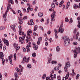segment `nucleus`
Returning a JSON list of instances; mask_svg holds the SVG:
<instances>
[{"instance_id":"29","label":"nucleus","mask_w":80,"mask_h":80,"mask_svg":"<svg viewBox=\"0 0 80 80\" xmlns=\"http://www.w3.org/2000/svg\"><path fill=\"white\" fill-rule=\"evenodd\" d=\"M52 8H55V4L54 3L52 2L51 4Z\"/></svg>"},{"instance_id":"27","label":"nucleus","mask_w":80,"mask_h":80,"mask_svg":"<svg viewBox=\"0 0 80 80\" xmlns=\"http://www.w3.org/2000/svg\"><path fill=\"white\" fill-rule=\"evenodd\" d=\"M5 29V27L3 26H1L0 27V30H3Z\"/></svg>"},{"instance_id":"21","label":"nucleus","mask_w":80,"mask_h":80,"mask_svg":"<svg viewBox=\"0 0 80 80\" xmlns=\"http://www.w3.org/2000/svg\"><path fill=\"white\" fill-rule=\"evenodd\" d=\"M11 29H12V30H13V31H14V32H15V31H16L15 30V27L11 25Z\"/></svg>"},{"instance_id":"1","label":"nucleus","mask_w":80,"mask_h":80,"mask_svg":"<svg viewBox=\"0 0 80 80\" xmlns=\"http://www.w3.org/2000/svg\"><path fill=\"white\" fill-rule=\"evenodd\" d=\"M64 40V45L65 46H67L69 45L70 43V39L67 36H64L62 38Z\"/></svg>"},{"instance_id":"35","label":"nucleus","mask_w":80,"mask_h":80,"mask_svg":"<svg viewBox=\"0 0 80 80\" xmlns=\"http://www.w3.org/2000/svg\"><path fill=\"white\" fill-rule=\"evenodd\" d=\"M32 63H37V61L35 60V59H32Z\"/></svg>"},{"instance_id":"55","label":"nucleus","mask_w":80,"mask_h":80,"mask_svg":"<svg viewBox=\"0 0 80 80\" xmlns=\"http://www.w3.org/2000/svg\"><path fill=\"white\" fill-rule=\"evenodd\" d=\"M2 76L1 74V73H0V80H2Z\"/></svg>"},{"instance_id":"42","label":"nucleus","mask_w":80,"mask_h":80,"mask_svg":"<svg viewBox=\"0 0 80 80\" xmlns=\"http://www.w3.org/2000/svg\"><path fill=\"white\" fill-rule=\"evenodd\" d=\"M77 44H78V43H77V42H75L73 43V45H77Z\"/></svg>"},{"instance_id":"5","label":"nucleus","mask_w":80,"mask_h":80,"mask_svg":"<svg viewBox=\"0 0 80 80\" xmlns=\"http://www.w3.org/2000/svg\"><path fill=\"white\" fill-rule=\"evenodd\" d=\"M8 10H7L5 13L4 14H3V18L4 20V21H7V18H6V17H7V12H8Z\"/></svg>"},{"instance_id":"58","label":"nucleus","mask_w":80,"mask_h":80,"mask_svg":"<svg viewBox=\"0 0 80 80\" xmlns=\"http://www.w3.org/2000/svg\"><path fill=\"white\" fill-rule=\"evenodd\" d=\"M69 7H70V6L68 5H67L66 6V9H68V8H69Z\"/></svg>"},{"instance_id":"50","label":"nucleus","mask_w":80,"mask_h":80,"mask_svg":"<svg viewBox=\"0 0 80 80\" xmlns=\"http://www.w3.org/2000/svg\"><path fill=\"white\" fill-rule=\"evenodd\" d=\"M22 49L23 50V51L24 52H26V49L24 48H22Z\"/></svg>"},{"instance_id":"48","label":"nucleus","mask_w":80,"mask_h":80,"mask_svg":"<svg viewBox=\"0 0 80 80\" xmlns=\"http://www.w3.org/2000/svg\"><path fill=\"white\" fill-rule=\"evenodd\" d=\"M78 28H80V22H79V21H78Z\"/></svg>"},{"instance_id":"38","label":"nucleus","mask_w":80,"mask_h":80,"mask_svg":"<svg viewBox=\"0 0 80 80\" xmlns=\"http://www.w3.org/2000/svg\"><path fill=\"white\" fill-rule=\"evenodd\" d=\"M30 22H31V25H33L34 24V23H33V21L32 19H31L30 20Z\"/></svg>"},{"instance_id":"18","label":"nucleus","mask_w":80,"mask_h":80,"mask_svg":"<svg viewBox=\"0 0 80 80\" xmlns=\"http://www.w3.org/2000/svg\"><path fill=\"white\" fill-rule=\"evenodd\" d=\"M59 69H60V68L57 66L54 68V71H58V70H59Z\"/></svg>"},{"instance_id":"13","label":"nucleus","mask_w":80,"mask_h":80,"mask_svg":"<svg viewBox=\"0 0 80 80\" xmlns=\"http://www.w3.org/2000/svg\"><path fill=\"white\" fill-rule=\"evenodd\" d=\"M33 48L34 50H37L38 49V46L37 45H35V43L33 44Z\"/></svg>"},{"instance_id":"63","label":"nucleus","mask_w":80,"mask_h":80,"mask_svg":"<svg viewBox=\"0 0 80 80\" xmlns=\"http://www.w3.org/2000/svg\"><path fill=\"white\" fill-rule=\"evenodd\" d=\"M2 62H5V59H4L3 58H2Z\"/></svg>"},{"instance_id":"51","label":"nucleus","mask_w":80,"mask_h":80,"mask_svg":"<svg viewBox=\"0 0 80 80\" xmlns=\"http://www.w3.org/2000/svg\"><path fill=\"white\" fill-rule=\"evenodd\" d=\"M10 61V63L12 65H13V64H12V60H9Z\"/></svg>"},{"instance_id":"20","label":"nucleus","mask_w":80,"mask_h":80,"mask_svg":"<svg viewBox=\"0 0 80 80\" xmlns=\"http://www.w3.org/2000/svg\"><path fill=\"white\" fill-rule=\"evenodd\" d=\"M73 8L75 9H76V8H80V7H79V6H78V5L77 6V4H74V5Z\"/></svg>"},{"instance_id":"49","label":"nucleus","mask_w":80,"mask_h":80,"mask_svg":"<svg viewBox=\"0 0 80 80\" xmlns=\"http://www.w3.org/2000/svg\"><path fill=\"white\" fill-rule=\"evenodd\" d=\"M76 32H77V29L75 28L74 30L73 33H75Z\"/></svg>"},{"instance_id":"33","label":"nucleus","mask_w":80,"mask_h":80,"mask_svg":"<svg viewBox=\"0 0 80 80\" xmlns=\"http://www.w3.org/2000/svg\"><path fill=\"white\" fill-rule=\"evenodd\" d=\"M32 56L33 57H36V53L35 52H34L32 54Z\"/></svg>"},{"instance_id":"57","label":"nucleus","mask_w":80,"mask_h":80,"mask_svg":"<svg viewBox=\"0 0 80 80\" xmlns=\"http://www.w3.org/2000/svg\"><path fill=\"white\" fill-rule=\"evenodd\" d=\"M2 44H0V49L2 48Z\"/></svg>"},{"instance_id":"3","label":"nucleus","mask_w":80,"mask_h":80,"mask_svg":"<svg viewBox=\"0 0 80 80\" xmlns=\"http://www.w3.org/2000/svg\"><path fill=\"white\" fill-rule=\"evenodd\" d=\"M25 38V36H24L23 37H20L19 38V42H21V44H22V43H24V38Z\"/></svg>"},{"instance_id":"36","label":"nucleus","mask_w":80,"mask_h":80,"mask_svg":"<svg viewBox=\"0 0 80 80\" xmlns=\"http://www.w3.org/2000/svg\"><path fill=\"white\" fill-rule=\"evenodd\" d=\"M80 77V75L79 74H78L77 75V76L76 77V79H77V80H78V78Z\"/></svg>"},{"instance_id":"54","label":"nucleus","mask_w":80,"mask_h":80,"mask_svg":"<svg viewBox=\"0 0 80 80\" xmlns=\"http://www.w3.org/2000/svg\"><path fill=\"white\" fill-rule=\"evenodd\" d=\"M37 43L38 45H40V41H38Z\"/></svg>"},{"instance_id":"17","label":"nucleus","mask_w":80,"mask_h":80,"mask_svg":"<svg viewBox=\"0 0 80 80\" xmlns=\"http://www.w3.org/2000/svg\"><path fill=\"white\" fill-rule=\"evenodd\" d=\"M22 60L24 61L25 62H26V63H28V61L27 60V58L26 57L23 58L22 59Z\"/></svg>"},{"instance_id":"41","label":"nucleus","mask_w":80,"mask_h":80,"mask_svg":"<svg viewBox=\"0 0 80 80\" xmlns=\"http://www.w3.org/2000/svg\"><path fill=\"white\" fill-rule=\"evenodd\" d=\"M57 79H58V80H60V76H58L57 77Z\"/></svg>"},{"instance_id":"4","label":"nucleus","mask_w":80,"mask_h":80,"mask_svg":"<svg viewBox=\"0 0 80 80\" xmlns=\"http://www.w3.org/2000/svg\"><path fill=\"white\" fill-rule=\"evenodd\" d=\"M74 53H76V54H78V53L80 52V47H78V48H76V50H75L73 51Z\"/></svg>"},{"instance_id":"53","label":"nucleus","mask_w":80,"mask_h":80,"mask_svg":"<svg viewBox=\"0 0 80 80\" xmlns=\"http://www.w3.org/2000/svg\"><path fill=\"white\" fill-rule=\"evenodd\" d=\"M12 58L11 57H10V56L8 57V60H12L11 59H12Z\"/></svg>"},{"instance_id":"45","label":"nucleus","mask_w":80,"mask_h":80,"mask_svg":"<svg viewBox=\"0 0 80 80\" xmlns=\"http://www.w3.org/2000/svg\"><path fill=\"white\" fill-rule=\"evenodd\" d=\"M16 70L18 72H19L20 71V69L16 68Z\"/></svg>"},{"instance_id":"34","label":"nucleus","mask_w":80,"mask_h":80,"mask_svg":"<svg viewBox=\"0 0 80 80\" xmlns=\"http://www.w3.org/2000/svg\"><path fill=\"white\" fill-rule=\"evenodd\" d=\"M26 49H27V51L28 52H30V49L28 47H26Z\"/></svg>"},{"instance_id":"16","label":"nucleus","mask_w":80,"mask_h":80,"mask_svg":"<svg viewBox=\"0 0 80 80\" xmlns=\"http://www.w3.org/2000/svg\"><path fill=\"white\" fill-rule=\"evenodd\" d=\"M18 28L19 30V34L21 35V31H22V26H19Z\"/></svg>"},{"instance_id":"61","label":"nucleus","mask_w":80,"mask_h":80,"mask_svg":"<svg viewBox=\"0 0 80 80\" xmlns=\"http://www.w3.org/2000/svg\"><path fill=\"white\" fill-rule=\"evenodd\" d=\"M77 55L76 54H75L74 55V57L75 58H77Z\"/></svg>"},{"instance_id":"59","label":"nucleus","mask_w":80,"mask_h":80,"mask_svg":"<svg viewBox=\"0 0 80 80\" xmlns=\"http://www.w3.org/2000/svg\"><path fill=\"white\" fill-rule=\"evenodd\" d=\"M74 1L75 2H80V0H75Z\"/></svg>"},{"instance_id":"40","label":"nucleus","mask_w":80,"mask_h":80,"mask_svg":"<svg viewBox=\"0 0 80 80\" xmlns=\"http://www.w3.org/2000/svg\"><path fill=\"white\" fill-rule=\"evenodd\" d=\"M45 77H46V74H44L42 76V79H44V78H45Z\"/></svg>"},{"instance_id":"30","label":"nucleus","mask_w":80,"mask_h":80,"mask_svg":"<svg viewBox=\"0 0 80 80\" xmlns=\"http://www.w3.org/2000/svg\"><path fill=\"white\" fill-rule=\"evenodd\" d=\"M8 2L10 3L11 2V4H13V0H7Z\"/></svg>"},{"instance_id":"11","label":"nucleus","mask_w":80,"mask_h":80,"mask_svg":"<svg viewBox=\"0 0 80 80\" xmlns=\"http://www.w3.org/2000/svg\"><path fill=\"white\" fill-rule=\"evenodd\" d=\"M3 42H4V43L7 46H9V43H8V41L7 40V39H4L3 40Z\"/></svg>"},{"instance_id":"24","label":"nucleus","mask_w":80,"mask_h":80,"mask_svg":"<svg viewBox=\"0 0 80 80\" xmlns=\"http://www.w3.org/2000/svg\"><path fill=\"white\" fill-rule=\"evenodd\" d=\"M37 28H38V26L37 25L35 26L34 27V29L33 30V32H35V31H36V30H37Z\"/></svg>"},{"instance_id":"44","label":"nucleus","mask_w":80,"mask_h":80,"mask_svg":"<svg viewBox=\"0 0 80 80\" xmlns=\"http://www.w3.org/2000/svg\"><path fill=\"white\" fill-rule=\"evenodd\" d=\"M42 38L41 37L39 38H38V41H39L40 42H41L42 41Z\"/></svg>"},{"instance_id":"64","label":"nucleus","mask_w":80,"mask_h":80,"mask_svg":"<svg viewBox=\"0 0 80 80\" xmlns=\"http://www.w3.org/2000/svg\"><path fill=\"white\" fill-rule=\"evenodd\" d=\"M68 68L67 66H66L64 68V70H67Z\"/></svg>"},{"instance_id":"23","label":"nucleus","mask_w":80,"mask_h":80,"mask_svg":"<svg viewBox=\"0 0 80 80\" xmlns=\"http://www.w3.org/2000/svg\"><path fill=\"white\" fill-rule=\"evenodd\" d=\"M51 63L52 64H55V65L57 63V62L55 61H52L51 62Z\"/></svg>"},{"instance_id":"60","label":"nucleus","mask_w":80,"mask_h":80,"mask_svg":"<svg viewBox=\"0 0 80 80\" xmlns=\"http://www.w3.org/2000/svg\"><path fill=\"white\" fill-rule=\"evenodd\" d=\"M37 9H38V7H37V6H36V8L35 9V11L36 12V11H37Z\"/></svg>"},{"instance_id":"43","label":"nucleus","mask_w":80,"mask_h":80,"mask_svg":"<svg viewBox=\"0 0 80 80\" xmlns=\"http://www.w3.org/2000/svg\"><path fill=\"white\" fill-rule=\"evenodd\" d=\"M54 32L55 33V34H58V32L57 31L56 29H55L54 30Z\"/></svg>"},{"instance_id":"62","label":"nucleus","mask_w":80,"mask_h":80,"mask_svg":"<svg viewBox=\"0 0 80 80\" xmlns=\"http://www.w3.org/2000/svg\"><path fill=\"white\" fill-rule=\"evenodd\" d=\"M14 57H17V53H15L14 55Z\"/></svg>"},{"instance_id":"10","label":"nucleus","mask_w":80,"mask_h":80,"mask_svg":"<svg viewBox=\"0 0 80 80\" xmlns=\"http://www.w3.org/2000/svg\"><path fill=\"white\" fill-rule=\"evenodd\" d=\"M14 75L15 77V80H18V74L17 72H15Z\"/></svg>"},{"instance_id":"19","label":"nucleus","mask_w":80,"mask_h":80,"mask_svg":"<svg viewBox=\"0 0 80 80\" xmlns=\"http://www.w3.org/2000/svg\"><path fill=\"white\" fill-rule=\"evenodd\" d=\"M0 56L1 59H2L3 58V56H4V54H3V52H0Z\"/></svg>"},{"instance_id":"6","label":"nucleus","mask_w":80,"mask_h":80,"mask_svg":"<svg viewBox=\"0 0 80 80\" xmlns=\"http://www.w3.org/2000/svg\"><path fill=\"white\" fill-rule=\"evenodd\" d=\"M69 76H70V72H68L67 73V74L66 76L63 78L62 80H66V79H68V78L69 77Z\"/></svg>"},{"instance_id":"31","label":"nucleus","mask_w":80,"mask_h":80,"mask_svg":"<svg viewBox=\"0 0 80 80\" xmlns=\"http://www.w3.org/2000/svg\"><path fill=\"white\" fill-rule=\"evenodd\" d=\"M73 38H76V40H78V36H76L75 35H74L73 36Z\"/></svg>"},{"instance_id":"47","label":"nucleus","mask_w":80,"mask_h":80,"mask_svg":"<svg viewBox=\"0 0 80 80\" xmlns=\"http://www.w3.org/2000/svg\"><path fill=\"white\" fill-rule=\"evenodd\" d=\"M28 17L27 16H24L23 18V20H26L27 18Z\"/></svg>"},{"instance_id":"14","label":"nucleus","mask_w":80,"mask_h":80,"mask_svg":"<svg viewBox=\"0 0 80 80\" xmlns=\"http://www.w3.org/2000/svg\"><path fill=\"white\" fill-rule=\"evenodd\" d=\"M65 65H66L67 67H70V62L69 61H68L67 63H65Z\"/></svg>"},{"instance_id":"2","label":"nucleus","mask_w":80,"mask_h":80,"mask_svg":"<svg viewBox=\"0 0 80 80\" xmlns=\"http://www.w3.org/2000/svg\"><path fill=\"white\" fill-rule=\"evenodd\" d=\"M32 33V31L31 29H29L28 31L27 32V35L28 37H29V38H28L26 40V42L28 43V40H30V41H32V39L30 38V33Z\"/></svg>"},{"instance_id":"25","label":"nucleus","mask_w":80,"mask_h":80,"mask_svg":"<svg viewBox=\"0 0 80 80\" xmlns=\"http://www.w3.org/2000/svg\"><path fill=\"white\" fill-rule=\"evenodd\" d=\"M43 13H42V12L39 13L38 16L39 17H43Z\"/></svg>"},{"instance_id":"8","label":"nucleus","mask_w":80,"mask_h":80,"mask_svg":"<svg viewBox=\"0 0 80 80\" xmlns=\"http://www.w3.org/2000/svg\"><path fill=\"white\" fill-rule=\"evenodd\" d=\"M56 16L55 14H52L51 15V21L52 22H53V21H55V17Z\"/></svg>"},{"instance_id":"26","label":"nucleus","mask_w":80,"mask_h":80,"mask_svg":"<svg viewBox=\"0 0 80 80\" xmlns=\"http://www.w3.org/2000/svg\"><path fill=\"white\" fill-rule=\"evenodd\" d=\"M27 67L28 68H32V66L30 64H28L27 65Z\"/></svg>"},{"instance_id":"46","label":"nucleus","mask_w":80,"mask_h":80,"mask_svg":"<svg viewBox=\"0 0 80 80\" xmlns=\"http://www.w3.org/2000/svg\"><path fill=\"white\" fill-rule=\"evenodd\" d=\"M58 36L57 35V34H55V38H56V39H57V38H58Z\"/></svg>"},{"instance_id":"28","label":"nucleus","mask_w":80,"mask_h":80,"mask_svg":"<svg viewBox=\"0 0 80 80\" xmlns=\"http://www.w3.org/2000/svg\"><path fill=\"white\" fill-rule=\"evenodd\" d=\"M23 19H21L19 21V23L20 24V25H22V24L23 23Z\"/></svg>"},{"instance_id":"52","label":"nucleus","mask_w":80,"mask_h":80,"mask_svg":"<svg viewBox=\"0 0 80 80\" xmlns=\"http://www.w3.org/2000/svg\"><path fill=\"white\" fill-rule=\"evenodd\" d=\"M51 33V32L50 31H49L47 32V33L48 35H50Z\"/></svg>"},{"instance_id":"12","label":"nucleus","mask_w":80,"mask_h":80,"mask_svg":"<svg viewBox=\"0 0 80 80\" xmlns=\"http://www.w3.org/2000/svg\"><path fill=\"white\" fill-rule=\"evenodd\" d=\"M27 5L28 6V7H29L27 8V10H30L31 11H32L33 10V8H30V4H28Z\"/></svg>"},{"instance_id":"22","label":"nucleus","mask_w":80,"mask_h":80,"mask_svg":"<svg viewBox=\"0 0 80 80\" xmlns=\"http://www.w3.org/2000/svg\"><path fill=\"white\" fill-rule=\"evenodd\" d=\"M56 50L57 52H60V47H59V46H57L56 47Z\"/></svg>"},{"instance_id":"39","label":"nucleus","mask_w":80,"mask_h":80,"mask_svg":"<svg viewBox=\"0 0 80 80\" xmlns=\"http://www.w3.org/2000/svg\"><path fill=\"white\" fill-rule=\"evenodd\" d=\"M49 23V19L48 18L47 22V23H45V25H48Z\"/></svg>"},{"instance_id":"37","label":"nucleus","mask_w":80,"mask_h":80,"mask_svg":"<svg viewBox=\"0 0 80 80\" xmlns=\"http://www.w3.org/2000/svg\"><path fill=\"white\" fill-rule=\"evenodd\" d=\"M65 21L66 22H68L69 21V20H68V18H65Z\"/></svg>"},{"instance_id":"15","label":"nucleus","mask_w":80,"mask_h":80,"mask_svg":"<svg viewBox=\"0 0 80 80\" xmlns=\"http://www.w3.org/2000/svg\"><path fill=\"white\" fill-rule=\"evenodd\" d=\"M52 58H49L47 64H49V63H52Z\"/></svg>"},{"instance_id":"56","label":"nucleus","mask_w":80,"mask_h":80,"mask_svg":"<svg viewBox=\"0 0 80 80\" xmlns=\"http://www.w3.org/2000/svg\"><path fill=\"white\" fill-rule=\"evenodd\" d=\"M70 2H69L68 1L67 3V5L70 6Z\"/></svg>"},{"instance_id":"7","label":"nucleus","mask_w":80,"mask_h":80,"mask_svg":"<svg viewBox=\"0 0 80 80\" xmlns=\"http://www.w3.org/2000/svg\"><path fill=\"white\" fill-rule=\"evenodd\" d=\"M64 30H65V29L64 28H62L61 27H59V29L58 30V33L60 32L61 33H63V32H64Z\"/></svg>"},{"instance_id":"9","label":"nucleus","mask_w":80,"mask_h":80,"mask_svg":"<svg viewBox=\"0 0 80 80\" xmlns=\"http://www.w3.org/2000/svg\"><path fill=\"white\" fill-rule=\"evenodd\" d=\"M14 47H15V48H16V51H17L18 50L20 49V47H18V45L16 43L14 44Z\"/></svg>"},{"instance_id":"32","label":"nucleus","mask_w":80,"mask_h":80,"mask_svg":"<svg viewBox=\"0 0 80 80\" xmlns=\"http://www.w3.org/2000/svg\"><path fill=\"white\" fill-rule=\"evenodd\" d=\"M53 2H55V3L56 4V5H58V2H57V0H53Z\"/></svg>"}]
</instances>
